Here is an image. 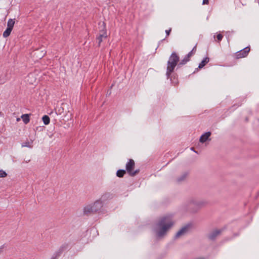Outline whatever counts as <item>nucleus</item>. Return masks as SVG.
Instances as JSON below:
<instances>
[{"instance_id":"1","label":"nucleus","mask_w":259,"mask_h":259,"mask_svg":"<svg viewBox=\"0 0 259 259\" xmlns=\"http://www.w3.org/2000/svg\"><path fill=\"white\" fill-rule=\"evenodd\" d=\"M174 225L172 216L167 215L160 218L156 224V234L159 237L165 235L166 231Z\"/></svg>"},{"instance_id":"2","label":"nucleus","mask_w":259,"mask_h":259,"mask_svg":"<svg viewBox=\"0 0 259 259\" xmlns=\"http://www.w3.org/2000/svg\"><path fill=\"white\" fill-rule=\"evenodd\" d=\"M180 61V57L176 52H173L169 57L167 62L166 76L167 79H169L174 83L178 82L177 79L172 81V78L175 79L176 73L172 74L175 68L177 66Z\"/></svg>"},{"instance_id":"3","label":"nucleus","mask_w":259,"mask_h":259,"mask_svg":"<svg viewBox=\"0 0 259 259\" xmlns=\"http://www.w3.org/2000/svg\"><path fill=\"white\" fill-rule=\"evenodd\" d=\"M104 204L99 199L96 200L94 203L84 207L83 213L84 214H88L89 213H95L98 212L101 210Z\"/></svg>"},{"instance_id":"4","label":"nucleus","mask_w":259,"mask_h":259,"mask_svg":"<svg viewBox=\"0 0 259 259\" xmlns=\"http://www.w3.org/2000/svg\"><path fill=\"white\" fill-rule=\"evenodd\" d=\"M250 50V47L249 46L246 47L241 50L235 53L234 54V57L236 59L245 57L248 55Z\"/></svg>"},{"instance_id":"5","label":"nucleus","mask_w":259,"mask_h":259,"mask_svg":"<svg viewBox=\"0 0 259 259\" xmlns=\"http://www.w3.org/2000/svg\"><path fill=\"white\" fill-rule=\"evenodd\" d=\"M225 230V228L216 229L211 232L208 235L207 238L211 241H215L217 236L221 234Z\"/></svg>"},{"instance_id":"6","label":"nucleus","mask_w":259,"mask_h":259,"mask_svg":"<svg viewBox=\"0 0 259 259\" xmlns=\"http://www.w3.org/2000/svg\"><path fill=\"white\" fill-rule=\"evenodd\" d=\"M135 166V161L132 159H129L125 164V170L128 175L131 174L130 173L134 169Z\"/></svg>"},{"instance_id":"7","label":"nucleus","mask_w":259,"mask_h":259,"mask_svg":"<svg viewBox=\"0 0 259 259\" xmlns=\"http://www.w3.org/2000/svg\"><path fill=\"white\" fill-rule=\"evenodd\" d=\"M68 245L67 243L62 244L57 250H56L53 254L54 256L57 258H59L62 254L63 251L68 248Z\"/></svg>"},{"instance_id":"8","label":"nucleus","mask_w":259,"mask_h":259,"mask_svg":"<svg viewBox=\"0 0 259 259\" xmlns=\"http://www.w3.org/2000/svg\"><path fill=\"white\" fill-rule=\"evenodd\" d=\"M113 197V196L112 194H111L109 192H106L101 195L100 198L99 200L104 204L109 200L112 199Z\"/></svg>"},{"instance_id":"9","label":"nucleus","mask_w":259,"mask_h":259,"mask_svg":"<svg viewBox=\"0 0 259 259\" xmlns=\"http://www.w3.org/2000/svg\"><path fill=\"white\" fill-rule=\"evenodd\" d=\"M191 224H188L187 225L184 226L177 233V234L175 235V237L178 238L181 235L187 233L188 232L189 229L191 227Z\"/></svg>"},{"instance_id":"10","label":"nucleus","mask_w":259,"mask_h":259,"mask_svg":"<svg viewBox=\"0 0 259 259\" xmlns=\"http://www.w3.org/2000/svg\"><path fill=\"white\" fill-rule=\"evenodd\" d=\"M190 60V59L188 58L187 56H185L183 59H182L180 61H179L177 65V69L181 68L182 66L187 64Z\"/></svg>"},{"instance_id":"11","label":"nucleus","mask_w":259,"mask_h":259,"mask_svg":"<svg viewBox=\"0 0 259 259\" xmlns=\"http://www.w3.org/2000/svg\"><path fill=\"white\" fill-rule=\"evenodd\" d=\"M211 133L210 132H207L204 133L203 134H202L200 137L199 141L201 143H204L207 141L209 137L210 136Z\"/></svg>"},{"instance_id":"12","label":"nucleus","mask_w":259,"mask_h":259,"mask_svg":"<svg viewBox=\"0 0 259 259\" xmlns=\"http://www.w3.org/2000/svg\"><path fill=\"white\" fill-rule=\"evenodd\" d=\"M99 34H104V35L108 36L106 23L104 22H102V24L100 28Z\"/></svg>"},{"instance_id":"13","label":"nucleus","mask_w":259,"mask_h":259,"mask_svg":"<svg viewBox=\"0 0 259 259\" xmlns=\"http://www.w3.org/2000/svg\"><path fill=\"white\" fill-rule=\"evenodd\" d=\"M209 61V58L206 56L199 63L198 65V68L196 69V70H198V69H201L203 68L207 63H208Z\"/></svg>"},{"instance_id":"14","label":"nucleus","mask_w":259,"mask_h":259,"mask_svg":"<svg viewBox=\"0 0 259 259\" xmlns=\"http://www.w3.org/2000/svg\"><path fill=\"white\" fill-rule=\"evenodd\" d=\"M108 36L104 35V34H99L96 36V40L98 42V46L99 47L103 39L107 38Z\"/></svg>"},{"instance_id":"15","label":"nucleus","mask_w":259,"mask_h":259,"mask_svg":"<svg viewBox=\"0 0 259 259\" xmlns=\"http://www.w3.org/2000/svg\"><path fill=\"white\" fill-rule=\"evenodd\" d=\"M21 118L25 124H27L30 121L29 114H24L21 115Z\"/></svg>"},{"instance_id":"16","label":"nucleus","mask_w":259,"mask_h":259,"mask_svg":"<svg viewBox=\"0 0 259 259\" xmlns=\"http://www.w3.org/2000/svg\"><path fill=\"white\" fill-rule=\"evenodd\" d=\"M196 47H197V44L195 45V46L193 47L192 50L187 54L186 56H187L188 58L190 59L191 57L193 56L196 52Z\"/></svg>"},{"instance_id":"17","label":"nucleus","mask_w":259,"mask_h":259,"mask_svg":"<svg viewBox=\"0 0 259 259\" xmlns=\"http://www.w3.org/2000/svg\"><path fill=\"white\" fill-rule=\"evenodd\" d=\"M12 30V29L7 27L6 29L5 30V31L3 32V37L5 38L8 37L10 35Z\"/></svg>"},{"instance_id":"18","label":"nucleus","mask_w":259,"mask_h":259,"mask_svg":"<svg viewBox=\"0 0 259 259\" xmlns=\"http://www.w3.org/2000/svg\"><path fill=\"white\" fill-rule=\"evenodd\" d=\"M125 169H118L116 172V176L119 178H122L126 173Z\"/></svg>"},{"instance_id":"19","label":"nucleus","mask_w":259,"mask_h":259,"mask_svg":"<svg viewBox=\"0 0 259 259\" xmlns=\"http://www.w3.org/2000/svg\"><path fill=\"white\" fill-rule=\"evenodd\" d=\"M42 120L45 125H48L50 122V117L47 115H45L42 116Z\"/></svg>"},{"instance_id":"20","label":"nucleus","mask_w":259,"mask_h":259,"mask_svg":"<svg viewBox=\"0 0 259 259\" xmlns=\"http://www.w3.org/2000/svg\"><path fill=\"white\" fill-rule=\"evenodd\" d=\"M14 24H15L14 19H9L7 22V27H9V28L13 29Z\"/></svg>"},{"instance_id":"21","label":"nucleus","mask_w":259,"mask_h":259,"mask_svg":"<svg viewBox=\"0 0 259 259\" xmlns=\"http://www.w3.org/2000/svg\"><path fill=\"white\" fill-rule=\"evenodd\" d=\"M235 33L234 30L227 31L226 32V35L228 39V41H229L230 38L232 36L233 34Z\"/></svg>"},{"instance_id":"22","label":"nucleus","mask_w":259,"mask_h":259,"mask_svg":"<svg viewBox=\"0 0 259 259\" xmlns=\"http://www.w3.org/2000/svg\"><path fill=\"white\" fill-rule=\"evenodd\" d=\"M188 172H185L184 174H183L181 176H180L177 179V182H180L184 180L188 176Z\"/></svg>"},{"instance_id":"23","label":"nucleus","mask_w":259,"mask_h":259,"mask_svg":"<svg viewBox=\"0 0 259 259\" xmlns=\"http://www.w3.org/2000/svg\"><path fill=\"white\" fill-rule=\"evenodd\" d=\"M22 147H25L31 148L32 146L30 145V142L27 141L22 143Z\"/></svg>"},{"instance_id":"24","label":"nucleus","mask_w":259,"mask_h":259,"mask_svg":"<svg viewBox=\"0 0 259 259\" xmlns=\"http://www.w3.org/2000/svg\"><path fill=\"white\" fill-rule=\"evenodd\" d=\"M139 172H140L139 169H137L136 170L133 169L132 171V172L130 173L131 174H129V175L131 177H134V176H136L137 174H138V173H139Z\"/></svg>"},{"instance_id":"25","label":"nucleus","mask_w":259,"mask_h":259,"mask_svg":"<svg viewBox=\"0 0 259 259\" xmlns=\"http://www.w3.org/2000/svg\"><path fill=\"white\" fill-rule=\"evenodd\" d=\"M7 176L6 172L2 169L0 170V178H5Z\"/></svg>"},{"instance_id":"26","label":"nucleus","mask_w":259,"mask_h":259,"mask_svg":"<svg viewBox=\"0 0 259 259\" xmlns=\"http://www.w3.org/2000/svg\"><path fill=\"white\" fill-rule=\"evenodd\" d=\"M223 37V36L221 33L218 34L217 35V38L219 42L221 41L222 40Z\"/></svg>"},{"instance_id":"27","label":"nucleus","mask_w":259,"mask_h":259,"mask_svg":"<svg viewBox=\"0 0 259 259\" xmlns=\"http://www.w3.org/2000/svg\"><path fill=\"white\" fill-rule=\"evenodd\" d=\"M192 203H193V204L195 206H197L198 207H200L201 206H202L203 205V203H200V202H192Z\"/></svg>"},{"instance_id":"28","label":"nucleus","mask_w":259,"mask_h":259,"mask_svg":"<svg viewBox=\"0 0 259 259\" xmlns=\"http://www.w3.org/2000/svg\"><path fill=\"white\" fill-rule=\"evenodd\" d=\"M171 31V28H170L169 29L165 30L166 37L168 36L169 35Z\"/></svg>"},{"instance_id":"29","label":"nucleus","mask_w":259,"mask_h":259,"mask_svg":"<svg viewBox=\"0 0 259 259\" xmlns=\"http://www.w3.org/2000/svg\"><path fill=\"white\" fill-rule=\"evenodd\" d=\"M5 247V244L2 245L0 246V254L3 252V249Z\"/></svg>"},{"instance_id":"30","label":"nucleus","mask_w":259,"mask_h":259,"mask_svg":"<svg viewBox=\"0 0 259 259\" xmlns=\"http://www.w3.org/2000/svg\"><path fill=\"white\" fill-rule=\"evenodd\" d=\"M209 3L208 0H203L202 4L203 5H208Z\"/></svg>"},{"instance_id":"31","label":"nucleus","mask_w":259,"mask_h":259,"mask_svg":"<svg viewBox=\"0 0 259 259\" xmlns=\"http://www.w3.org/2000/svg\"><path fill=\"white\" fill-rule=\"evenodd\" d=\"M51 259H58V258L52 255V257H51Z\"/></svg>"},{"instance_id":"32","label":"nucleus","mask_w":259,"mask_h":259,"mask_svg":"<svg viewBox=\"0 0 259 259\" xmlns=\"http://www.w3.org/2000/svg\"><path fill=\"white\" fill-rule=\"evenodd\" d=\"M39 128L41 129V128H42V127H41V126H37V127H36V130H38Z\"/></svg>"},{"instance_id":"33","label":"nucleus","mask_w":259,"mask_h":259,"mask_svg":"<svg viewBox=\"0 0 259 259\" xmlns=\"http://www.w3.org/2000/svg\"><path fill=\"white\" fill-rule=\"evenodd\" d=\"M191 150H192V151H194L195 152H196L195 150H194V147H192L191 148Z\"/></svg>"},{"instance_id":"34","label":"nucleus","mask_w":259,"mask_h":259,"mask_svg":"<svg viewBox=\"0 0 259 259\" xmlns=\"http://www.w3.org/2000/svg\"><path fill=\"white\" fill-rule=\"evenodd\" d=\"M257 195L258 196L259 195V192L257 193Z\"/></svg>"},{"instance_id":"35","label":"nucleus","mask_w":259,"mask_h":259,"mask_svg":"<svg viewBox=\"0 0 259 259\" xmlns=\"http://www.w3.org/2000/svg\"><path fill=\"white\" fill-rule=\"evenodd\" d=\"M0 114H1V112H0Z\"/></svg>"}]
</instances>
